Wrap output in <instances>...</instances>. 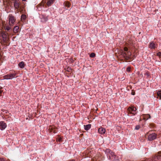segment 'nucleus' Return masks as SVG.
I'll use <instances>...</instances> for the list:
<instances>
[{
	"label": "nucleus",
	"instance_id": "18",
	"mask_svg": "<svg viewBox=\"0 0 161 161\" xmlns=\"http://www.w3.org/2000/svg\"><path fill=\"white\" fill-rule=\"evenodd\" d=\"M157 98L159 99H161V91H158L157 92Z\"/></svg>",
	"mask_w": 161,
	"mask_h": 161
},
{
	"label": "nucleus",
	"instance_id": "2",
	"mask_svg": "<svg viewBox=\"0 0 161 161\" xmlns=\"http://www.w3.org/2000/svg\"><path fill=\"white\" fill-rule=\"evenodd\" d=\"M14 6L15 8L19 9L20 12H22L23 7L21 6L20 4L18 1L17 0L14 1Z\"/></svg>",
	"mask_w": 161,
	"mask_h": 161
},
{
	"label": "nucleus",
	"instance_id": "26",
	"mask_svg": "<svg viewBox=\"0 0 161 161\" xmlns=\"http://www.w3.org/2000/svg\"><path fill=\"white\" fill-rule=\"evenodd\" d=\"M145 75H147L148 77L149 76H150V74L149 73V72L148 71L146 72L145 73Z\"/></svg>",
	"mask_w": 161,
	"mask_h": 161
},
{
	"label": "nucleus",
	"instance_id": "28",
	"mask_svg": "<svg viewBox=\"0 0 161 161\" xmlns=\"http://www.w3.org/2000/svg\"><path fill=\"white\" fill-rule=\"evenodd\" d=\"M157 55L158 56H161V53L160 52H158L157 53Z\"/></svg>",
	"mask_w": 161,
	"mask_h": 161
},
{
	"label": "nucleus",
	"instance_id": "21",
	"mask_svg": "<svg viewBox=\"0 0 161 161\" xmlns=\"http://www.w3.org/2000/svg\"><path fill=\"white\" fill-rule=\"evenodd\" d=\"M3 77L4 79H6V80L9 79L8 74V75H4V76H3Z\"/></svg>",
	"mask_w": 161,
	"mask_h": 161
},
{
	"label": "nucleus",
	"instance_id": "22",
	"mask_svg": "<svg viewBox=\"0 0 161 161\" xmlns=\"http://www.w3.org/2000/svg\"><path fill=\"white\" fill-rule=\"evenodd\" d=\"M58 138H57L56 141L61 142H62V139L60 137H59V136H58Z\"/></svg>",
	"mask_w": 161,
	"mask_h": 161
},
{
	"label": "nucleus",
	"instance_id": "13",
	"mask_svg": "<svg viewBox=\"0 0 161 161\" xmlns=\"http://www.w3.org/2000/svg\"><path fill=\"white\" fill-rule=\"evenodd\" d=\"M64 5L65 6L69 8L71 5V3L68 1H66L64 3Z\"/></svg>",
	"mask_w": 161,
	"mask_h": 161
},
{
	"label": "nucleus",
	"instance_id": "3",
	"mask_svg": "<svg viewBox=\"0 0 161 161\" xmlns=\"http://www.w3.org/2000/svg\"><path fill=\"white\" fill-rule=\"evenodd\" d=\"M136 108L134 107L131 106L128 108L127 111L128 112L129 114H132L133 115H135L137 113L136 111Z\"/></svg>",
	"mask_w": 161,
	"mask_h": 161
},
{
	"label": "nucleus",
	"instance_id": "29",
	"mask_svg": "<svg viewBox=\"0 0 161 161\" xmlns=\"http://www.w3.org/2000/svg\"><path fill=\"white\" fill-rule=\"evenodd\" d=\"M140 128V126L139 125H136V126L135 129L136 130H138Z\"/></svg>",
	"mask_w": 161,
	"mask_h": 161
},
{
	"label": "nucleus",
	"instance_id": "8",
	"mask_svg": "<svg viewBox=\"0 0 161 161\" xmlns=\"http://www.w3.org/2000/svg\"><path fill=\"white\" fill-rule=\"evenodd\" d=\"M41 20L42 22H46L48 19V17L44 15H42L41 16Z\"/></svg>",
	"mask_w": 161,
	"mask_h": 161
},
{
	"label": "nucleus",
	"instance_id": "24",
	"mask_svg": "<svg viewBox=\"0 0 161 161\" xmlns=\"http://www.w3.org/2000/svg\"><path fill=\"white\" fill-rule=\"evenodd\" d=\"M95 56V54L94 53H91L90 56L91 58H93Z\"/></svg>",
	"mask_w": 161,
	"mask_h": 161
},
{
	"label": "nucleus",
	"instance_id": "7",
	"mask_svg": "<svg viewBox=\"0 0 161 161\" xmlns=\"http://www.w3.org/2000/svg\"><path fill=\"white\" fill-rule=\"evenodd\" d=\"M7 127L6 124L3 121L0 122V129L3 130L5 129Z\"/></svg>",
	"mask_w": 161,
	"mask_h": 161
},
{
	"label": "nucleus",
	"instance_id": "9",
	"mask_svg": "<svg viewBox=\"0 0 161 161\" xmlns=\"http://www.w3.org/2000/svg\"><path fill=\"white\" fill-rule=\"evenodd\" d=\"M98 131L100 134H103L106 132V130L104 128L101 127L98 129Z\"/></svg>",
	"mask_w": 161,
	"mask_h": 161
},
{
	"label": "nucleus",
	"instance_id": "14",
	"mask_svg": "<svg viewBox=\"0 0 161 161\" xmlns=\"http://www.w3.org/2000/svg\"><path fill=\"white\" fill-rule=\"evenodd\" d=\"M91 125L90 124H88L86 125H84V129L86 130H88L89 129H90L91 128Z\"/></svg>",
	"mask_w": 161,
	"mask_h": 161
},
{
	"label": "nucleus",
	"instance_id": "4",
	"mask_svg": "<svg viewBox=\"0 0 161 161\" xmlns=\"http://www.w3.org/2000/svg\"><path fill=\"white\" fill-rule=\"evenodd\" d=\"M9 25L10 26H12L15 22L14 17L11 15H9Z\"/></svg>",
	"mask_w": 161,
	"mask_h": 161
},
{
	"label": "nucleus",
	"instance_id": "6",
	"mask_svg": "<svg viewBox=\"0 0 161 161\" xmlns=\"http://www.w3.org/2000/svg\"><path fill=\"white\" fill-rule=\"evenodd\" d=\"M157 137V135L154 133L150 134L148 136V139L149 140L152 141L155 139Z\"/></svg>",
	"mask_w": 161,
	"mask_h": 161
},
{
	"label": "nucleus",
	"instance_id": "11",
	"mask_svg": "<svg viewBox=\"0 0 161 161\" xmlns=\"http://www.w3.org/2000/svg\"><path fill=\"white\" fill-rule=\"evenodd\" d=\"M54 0H49L47 1V5L48 7L51 6L54 3Z\"/></svg>",
	"mask_w": 161,
	"mask_h": 161
},
{
	"label": "nucleus",
	"instance_id": "23",
	"mask_svg": "<svg viewBox=\"0 0 161 161\" xmlns=\"http://www.w3.org/2000/svg\"><path fill=\"white\" fill-rule=\"evenodd\" d=\"M5 29L7 31H8L9 30H10L11 28V27H10L8 25H7L6 27H5Z\"/></svg>",
	"mask_w": 161,
	"mask_h": 161
},
{
	"label": "nucleus",
	"instance_id": "19",
	"mask_svg": "<svg viewBox=\"0 0 161 161\" xmlns=\"http://www.w3.org/2000/svg\"><path fill=\"white\" fill-rule=\"evenodd\" d=\"M19 31V27L18 26H15L14 29V33H17Z\"/></svg>",
	"mask_w": 161,
	"mask_h": 161
},
{
	"label": "nucleus",
	"instance_id": "31",
	"mask_svg": "<svg viewBox=\"0 0 161 161\" xmlns=\"http://www.w3.org/2000/svg\"><path fill=\"white\" fill-rule=\"evenodd\" d=\"M0 161H4V159L2 158H0Z\"/></svg>",
	"mask_w": 161,
	"mask_h": 161
},
{
	"label": "nucleus",
	"instance_id": "15",
	"mask_svg": "<svg viewBox=\"0 0 161 161\" xmlns=\"http://www.w3.org/2000/svg\"><path fill=\"white\" fill-rule=\"evenodd\" d=\"M150 118V116L148 114H144L143 115V119L144 120H147Z\"/></svg>",
	"mask_w": 161,
	"mask_h": 161
},
{
	"label": "nucleus",
	"instance_id": "1",
	"mask_svg": "<svg viewBox=\"0 0 161 161\" xmlns=\"http://www.w3.org/2000/svg\"><path fill=\"white\" fill-rule=\"evenodd\" d=\"M121 54L127 61L128 60V59L130 57L131 55V53L128 51V48L125 47L124 48L123 50H121Z\"/></svg>",
	"mask_w": 161,
	"mask_h": 161
},
{
	"label": "nucleus",
	"instance_id": "33",
	"mask_svg": "<svg viewBox=\"0 0 161 161\" xmlns=\"http://www.w3.org/2000/svg\"><path fill=\"white\" fill-rule=\"evenodd\" d=\"M131 94L133 95H134L135 94V92H132Z\"/></svg>",
	"mask_w": 161,
	"mask_h": 161
},
{
	"label": "nucleus",
	"instance_id": "30",
	"mask_svg": "<svg viewBox=\"0 0 161 161\" xmlns=\"http://www.w3.org/2000/svg\"><path fill=\"white\" fill-rule=\"evenodd\" d=\"M46 3V1H45V0H43L42 1V3Z\"/></svg>",
	"mask_w": 161,
	"mask_h": 161
},
{
	"label": "nucleus",
	"instance_id": "20",
	"mask_svg": "<svg viewBox=\"0 0 161 161\" xmlns=\"http://www.w3.org/2000/svg\"><path fill=\"white\" fill-rule=\"evenodd\" d=\"M26 15H25V14H22L21 16V20L22 21L25 20L26 19Z\"/></svg>",
	"mask_w": 161,
	"mask_h": 161
},
{
	"label": "nucleus",
	"instance_id": "10",
	"mask_svg": "<svg viewBox=\"0 0 161 161\" xmlns=\"http://www.w3.org/2000/svg\"><path fill=\"white\" fill-rule=\"evenodd\" d=\"M0 35L3 38V40L4 41H6V37L7 35L6 33L4 32H2L0 33Z\"/></svg>",
	"mask_w": 161,
	"mask_h": 161
},
{
	"label": "nucleus",
	"instance_id": "35",
	"mask_svg": "<svg viewBox=\"0 0 161 161\" xmlns=\"http://www.w3.org/2000/svg\"><path fill=\"white\" fill-rule=\"evenodd\" d=\"M22 1H26L27 0H22Z\"/></svg>",
	"mask_w": 161,
	"mask_h": 161
},
{
	"label": "nucleus",
	"instance_id": "5",
	"mask_svg": "<svg viewBox=\"0 0 161 161\" xmlns=\"http://www.w3.org/2000/svg\"><path fill=\"white\" fill-rule=\"evenodd\" d=\"M158 46L157 44L154 42H151L149 43V47L151 49H155Z\"/></svg>",
	"mask_w": 161,
	"mask_h": 161
},
{
	"label": "nucleus",
	"instance_id": "34",
	"mask_svg": "<svg viewBox=\"0 0 161 161\" xmlns=\"http://www.w3.org/2000/svg\"><path fill=\"white\" fill-rule=\"evenodd\" d=\"M53 132H54V133H56V132H55V130H54V131H53Z\"/></svg>",
	"mask_w": 161,
	"mask_h": 161
},
{
	"label": "nucleus",
	"instance_id": "32",
	"mask_svg": "<svg viewBox=\"0 0 161 161\" xmlns=\"http://www.w3.org/2000/svg\"><path fill=\"white\" fill-rule=\"evenodd\" d=\"M71 69L70 68H68V71H70V70Z\"/></svg>",
	"mask_w": 161,
	"mask_h": 161
},
{
	"label": "nucleus",
	"instance_id": "25",
	"mask_svg": "<svg viewBox=\"0 0 161 161\" xmlns=\"http://www.w3.org/2000/svg\"><path fill=\"white\" fill-rule=\"evenodd\" d=\"M53 127H52V126H50L49 127V130H50V131H53Z\"/></svg>",
	"mask_w": 161,
	"mask_h": 161
},
{
	"label": "nucleus",
	"instance_id": "17",
	"mask_svg": "<svg viewBox=\"0 0 161 161\" xmlns=\"http://www.w3.org/2000/svg\"><path fill=\"white\" fill-rule=\"evenodd\" d=\"M19 66L20 68H24L25 67V63L23 61L20 62L19 64Z\"/></svg>",
	"mask_w": 161,
	"mask_h": 161
},
{
	"label": "nucleus",
	"instance_id": "16",
	"mask_svg": "<svg viewBox=\"0 0 161 161\" xmlns=\"http://www.w3.org/2000/svg\"><path fill=\"white\" fill-rule=\"evenodd\" d=\"M106 152L107 153H108L111 156H113L114 155V153L110 149H106Z\"/></svg>",
	"mask_w": 161,
	"mask_h": 161
},
{
	"label": "nucleus",
	"instance_id": "12",
	"mask_svg": "<svg viewBox=\"0 0 161 161\" xmlns=\"http://www.w3.org/2000/svg\"><path fill=\"white\" fill-rule=\"evenodd\" d=\"M16 73L8 74L9 79H11L14 78L16 77Z\"/></svg>",
	"mask_w": 161,
	"mask_h": 161
},
{
	"label": "nucleus",
	"instance_id": "27",
	"mask_svg": "<svg viewBox=\"0 0 161 161\" xmlns=\"http://www.w3.org/2000/svg\"><path fill=\"white\" fill-rule=\"evenodd\" d=\"M130 67H128L126 69V71L128 72L130 71Z\"/></svg>",
	"mask_w": 161,
	"mask_h": 161
}]
</instances>
